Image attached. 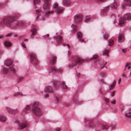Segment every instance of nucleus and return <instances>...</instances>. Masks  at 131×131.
<instances>
[{
    "label": "nucleus",
    "instance_id": "nucleus-24",
    "mask_svg": "<svg viewBox=\"0 0 131 131\" xmlns=\"http://www.w3.org/2000/svg\"><path fill=\"white\" fill-rule=\"evenodd\" d=\"M25 95L24 94H23L21 93L20 92H18L16 93L14 95V96L17 97L18 96H23Z\"/></svg>",
    "mask_w": 131,
    "mask_h": 131
},
{
    "label": "nucleus",
    "instance_id": "nucleus-50",
    "mask_svg": "<svg viewBox=\"0 0 131 131\" xmlns=\"http://www.w3.org/2000/svg\"><path fill=\"white\" fill-rule=\"evenodd\" d=\"M22 46L24 47V48H25L26 47V46L25 45V44H24V43L23 42L21 43Z\"/></svg>",
    "mask_w": 131,
    "mask_h": 131
},
{
    "label": "nucleus",
    "instance_id": "nucleus-11",
    "mask_svg": "<svg viewBox=\"0 0 131 131\" xmlns=\"http://www.w3.org/2000/svg\"><path fill=\"white\" fill-rule=\"evenodd\" d=\"M16 123L18 125L19 127L18 129H23L26 126V124L24 123H20L18 121H16Z\"/></svg>",
    "mask_w": 131,
    "mask_h": 131
},
{
    "label": "nucleus",
    "instance_id": "nucleus-34",
    "mask_svg": "<svg viewBox=\"0 0 131 131\" xmlns=\"http://www.w3.org/2000/svg\"><path fill=\"white\" fill-rule=\"evenodd\" d=\"M24 78L23 77H19L17 81L18 83H19L21 81L24 79Z\"/></svg>",
    "mask_w": 131,
    "mask_h": 131
},
{
    "label": "nucleus",
    "instance_id": "nucleus-61",
    "mask_svg": "<svg viewBox=\"0 0 131 131\" xmlns=\"http://www.w3.org/2000/svg\"><path fill=\"white\" fill-rule=\"evenodd\" d=\"M63 4L64 5H65L66 4V1L65 0H64L63 2Z\"/></svg>",
    "mask_w": 131,
    "mask_h": 131
},
{
    "label": "nucleus",
    "instance_id": "nucleus-58",
    "mask_svg": "<svg viewBox=\"0 0 131 131\" xmlns=\"http://www.w3.org/2000/svg\"><path fill=\"white\" fill-rule=\"evenodd\" d=\"M67 47L68 48V49H69V48H70V46L68 44H67Z\"/></svg>",
    "mask_w": 131,
    "mask_h": 131
},
{
    "label": "nucleus",
    "instance_id": "nucleus-25",
    "mask_svg": "<svg viewBox=\"0 0 131 131\" xmlns=\"http://www.w3.org/2000/svg\"><path fill=\"white\" fill-rule=\"evenodd\" d=\"M11 43L8 41H6L4 43V45L5 46L7 47H10L11 45Z\"/></svg>",
    "mask_w": 131,
    "mask_h": 131
},
{
    "label": "nucleus",
    "instance_id": "nucleus-6",
    "mask_svg": "<svg viewBox=\"0 0 131 131\" xmlns=\"http://www.w3.org/2000/svg\"><path fill=\"white\" fill-rule=\"evenodd\" d=\"M30 61L31 63L34 64L38 63V60L35 54L34 53H31L30 54Z\"/></svg>",
    "mask_w": 131,
    "mask_h": 131
},
{
    "label": "nucleus",
    "instance_id": "nucleus-43",
    "mask_svg": "<svg viewBox=\"0 0 131 131\" xmlns=\"http://www.w3.org/2000/svg\"><path fill=\"white\" fill-rule=\"evenodd\" d=\"M114 86L113 85V84H111V85H110V86H109V88H110V90H112V88H113L114 87Z\"/></svg>",
    "mask_w": 131,
    "mask_h": 131
},
{
    "label": "nucleus",
    "instance_id": "nucleus-62",
    "mask_svg": "<svg viewBox=\"0 0 131 131\" xmlns=\"http://www.w3.org/2000/svg\"><path fill=\"white\" fill-rule=\"evenodd\" d=\"M28 41V39H25L24 40V41Z\"/></svg>",
    "mask_w": 131,
    "mask_h": 131
},
{
    "label": "nucleus",
    "instance_id": "nucleus-21",
    "mask_svg": "<svg viewBox=\"0 0 131 131\" xmlns=\"http://www.w3.org/2000/svg\"><path fill=\"white\" fill-rule=\"evenodd\" d=\"M30 109V106L29 105H27L26 107L22 111V114H25L27 113L28 110Z\"/></svg>",
    "mask_w": 131,
    "mask_h": 131
},
{
    "label": "nucleus",
    "instance_id": "nucleus-26",
    "mask_svg": "<svg viewBox=\"0 0 131 131\" xmlns=\"http://www.w3.org/2000/svg\"><path fill=\"white\" fill-rule=\"evenodd\" d=\"M71 27L72 28V30L73 32L75 31L77 29V27L76 25L72 24Z\"/></svg>",
    "mask_w": 131,
    "mask_h": 131
},
{
    "label": "nucleus",
    "instance_id": "nucleus-17",
    "mask_svg": "<svg viewBox=\"0 0 131 131\" xmlns=\"http://www.w3.org/2000/svg\"><path fill=\"white\" fill-rule=\"evenodd\" d=\"M30 31L32 32V34H31V37H32L36 35L37 32L36 29L34 27H32L31 28Z\"/></svg>",
    "mask_w": 131,
    "mask_h": 131
},
{
    "label": "nucleus",
    "instance_id": "nucleus-46",
    "mask_svg": "<svg viewBox=\"0 0 131 131\" xmlns=\"http://www.w3.org/2000/svg\"><path fill=\"white\" fill-rule=\"evenodd\" d=\"M55 100H56L57 102H58L59 101V98L57 96H55L54 97Z\"/></svg>",
    "mask_w": 131,
    "mask_h": 131
},
{
    "label": "nucleus",
    "instance_id": "nucleus-20",
    "mask_svg": "<svg viewBox=\"0 0 131 131\" xmlns=\"http://www.w3.org/2000/svg\"><path fill=\"white\" fill-rule=\"evenodd\" d=\"M126 1L127 3H123L122 4V6L124 7H126L128 5H131V0H125Z\"/></svg>",
    "mask_w": 131,
    "mask_h": 131
},
{
    "label": "nucleus",
    "instance_id": "nucleus-60",
    "mask_svg": "<svg viewBox=\"0 0 131 131\" xmlns=\"http://www.w3.org/2000/svg\"><path fill=\"white\" fill-rule=\"evenodd\" d=\"M71 53V52L70 51H69L68 52V54L69 56L70 55V54Z\"/></svg>",
    "mask_w": 131,
    "mask_h": 131
},
{
    "label": "nucleus",
    "instance_id": "nucleus-48",
    "mask_svg": "<svg viewBox=\"0 0 131 131\" xmlns=\"http://www.w3.org/2000/svg\"><path fill=\"white\" fill-rule=\"evenodd\" d=\"M122 52L124 53H126V52L127 50L126 49H122Z\"/></svg>",
    "mask_w": 131,
    "mask_h": 131
},
{
    "label": "nucleus",
    "instance_id": "nucleus-32",
    "mask_svg": "<svg viewBox=\"0 0 131 131\" xmlns=\"http://www.w3.org/2000/svg\"><path fill=\"white\" fill-rule=\"evenodd\" d=\"M125 115L129 118H131V112H129L125 114Z\"/></svg>",
    "mask_w": 131,
    "mask_h": 131
},
{
    "label": "nucleus",
    "instance_id": "nucleus-10",
    "mask_svg": "<svg viewBox=\"0 0 131 131\" xmlns=\"http://www.w3.org/2000/svg\"><path fill=\"white\" fill-rule=\"evenodd\" d=\"M36 12L38 13V16L36 18V20H42L44 19V18L42 16H41L40 15L41 11L40 9H38L36 10Z\"/></svg>",
    "mask_w": 131,
    "mask_h": 131
},
{
    "label": "nucleus",
    "instance_id": "nucleus-12",
    "mask_svg": "<svg viewBox=\"0 0 131 131\" xmlns=\"http://www.w3.org/2000/svg\"><path fill=\"white\" fill-rule=\"evenodd\" d=\"M45 92H46L53 93V91L52 88L50 86H47L46 87L45 89Z\"/></svg>",
    "mask_w": 131,
    "mask_h": 131
},
{
    "label": "nucleus",
    "instance_id": "nucleus-51",
    "mask_svg": "<svg viewBox=\"0 0 131 131\" xmlns=\"http://www.w3.org/2000/svg\"><path fill=\"white\" fill-rule=\"evenodd\" d=\"M61 130V129L59 127H57L56 129V130L57 131H60Z\"/></svg>",
    "mask_w": 131,
    "mask_h": 131
},
{
    "label": "nucleus",
    "instance_id": "nucleus-13",
    "mask_svg": "<svg viewBox=\"0 0 131 131\" xmlns=\"http://www.w3.org/2000/svg\"><path fill=\"white\" fill-rule=\"evenodd\" d=\"M57 57L56 56H53L51 57L50 60V63L52 65H54L56 63Z\"/></svg>",
    "mask_w": 131,
    "mask_h": 131
},
{
    "label": "nucleus",
    "instance_id": "nucleus-4",
    "mask_svg": "<svg viewBox=\"0 0 131 131\" xmlns=\"http://www.w3.org/2000/svg\"><path fill=\"white\" fill-rule=\"evenodd\" d=\"M129 20L131 19V14H125L124 15L123 17L121 18L119 21V25H121L124 24L126 20Z\"/></svg>",
    "mask_w": 131,
    "mask_h": 131
},
{
    "label": "nucleus",
    "instance_id": "nucleus-9",
    "mask_svg": "<svg viewBox=\"0 0 131 131\" xmlns=\"http://www.w3.org/2000/svg\"><path fill=\"white\" fill-rule=\"evenodd\" d=\"M45 3L43 6V8L45 10L48 9L50 7V0H44Z\"/></svg>",
    "mask_w": 131,
    "mask_h": 131
},
{
    "label": "nucleus",
    "instance_id": "nucleus-54",
    "mask_svg": "<svg viewBox=\"0 0 131 131\" xmlns=\"http://www.w3.org/2000/svg\"><path fill=\"white\" fill-rule=\"evenodd\" d=\"M115 91H114L111 94V96L112 97H113L114 96V93H115Z\"/></svg>",
    "mask_w": 131,
    "mask_h": 131
},
{
    "label": "nucleus",
    "instance_id": "nucleus-27",
    "mask_svg": "<svg viewBox=\"0 0 131 131\" xmlns=\"http://www.w3.org/2000/svg\"><path fill=\"white\" fill-rule=\"evenodd\" d=\"M61 86V88L63 89L66 88V85L65 82L64 81H61L60 84Z\"/></svg>",
    "mask_w": 131,
    "mask_h": 131
},
{
    "label": "nucleus",
    "instance_id": "nucleus-45",
    "mask_svg": "<svg viewBox=\"0 0 131 131\" xmlns=\"http://www.w3.org/2000/svg\"><path fill=\"white\" fill-rule=\"evenodd\" d=\"M104 99L105 101L106 102H107V103L108 102H109V100L107 98H106V97H105L104 98Z\"/></svg>",
    "mask_w": 131,
    "mask_h": 131
},
{
    "label": "nucleus",
    "instance_id": "nucleus-55",
    "mask_svg": "<svg viewBox=\"0 0 131 131\" xmlns=\"http://www.w3.org/2000/svg\"><path fill=\"white\" fill-rule=\"evenodd\" d=\"M111 16H112L113 18V20H114V19H115V16L114 14H112L111 15Z\"/></svg>",
    "mask_w": 131,
    "mask_h": 131
},
{
    "label": "nucleus",
    "instance_id": "nucleus-53",
    "mask_svg": "<svg viewBox=\"0 0 131 131\" xmlns=\"http://www.w3.org/2000/svg\"><path fill=\"white\" fill-rule=\"evenodd\" d=\"M11 35H12V34L9 33V34H7V35H6L5 36L6 37H9V36H10Z\"/></svg>",
    "mask_w": 131,
    "mask_h": 131
},
{
    "label": "nucleus",
    "instance_id": "nucleus-31",
    "mask_svg": "<svg viewBox=\"0 0 131 131\" xmlns=\"http://www.w3.org/2000/svg\"><path fill=\"white\" fill-rule=\"evenodd\" d=\"M82 37V33L80 32H78L77 33V37L78 39L81 38Z\"/></svg>",
    "mask_w": 131,
    "mask_h": 131
},
{
    "label": "nucleus",
    "instance_id": "nucleus-40",
    "mask_svg": "<svg viewBox=\"0 0 131 131\" xmlns=\"http://www.w3.org/2000/svg\"><path fill=\"white\" fill-rule=\"evenodd\" d=\"M5 6L4 4L3 3H0V8L3 7Z\"/></svg>",
    "mask_w": 131,
    "mask_h": 131
},
{
    "label": "nucleus",
    "instance_id": "nucleus-37",
    "mask_svg": "<svg viewBox=\"0 0 131 131\" xmlns=\"http://www.w3.org/2000/svg\"><path fill=\"white\" fill-rule=\"evenodd\" d=\"M70 4L71 2L70 0H66V6H68Z\"/></svg>",
    "mask_w": 131,
    "mask_h": 131
},
{
    "label": "nucleus",
    "instance_id": "nucleus-35",
    "mask_svg": "<svg viewBox=\"0 0 131 131\" xmlns=\"http://www.w3.org/2000/svg\"><path fill=\"white\" fill-rule=\"evenodd\" d=\"M106 126L104 125H102V127H103V129L107 130L109 127V126H106L107 127L106 128Z\"/></svg>",
    "mask_w": 131,
    "mask_h": 131
},
{
    "label": "nucleus",
    "instance_id": "nucleus-36",
    "mask_svg": "<svg viewBox=\"0 0 131 131\" xmlns=\"http://www.w3.org/2000/svg\"><path fill=\"white\" fill-rule=\"evenodd\" d=\"M97 55L96 54H94L93 55V57L91 58L90 59L92 60L94 59H96L97 58Z\"/></svg>",
    "mask_w": 131,
    "mask_h": 131
},
{
    "label": "nucleus",
    "instance_id": "nucleus-52",
    "mask_svg": "<svg viewBox=\"0 0 131 131\" xmlns=\"http://www.w3.org/2000/svg\"><path fill=\"white\" fill-rule=\"evenodd\" d=\"M113 84L114 86H115L116 84V81L115 80H114L113 83L112 84Z\"/></svg>",
    "mask_w": 131,
    "mask_h": 131
},
{
    "label": "nucleus",
    "instance_id": "nucleus-1",
    "mask_svg": "<svg viewBox=\"0 0 131 131\" xmlns=\"http://www.w3.org/2000/svg\"><path fill=\"white\" fill-rule=\"evenodd\" d=\"M14 18L12 16L6 17L0 21V25L6 26L8 27L15 28L21 26V22L18 21H14Z\"/></svg>",
    "mask_w": 131,
    "mask_h": 131
},
{
    "label": "nucleus",
    "instance_id": "nucleus-49",
    "mask_svg": "<svg viewBox=\"0 0 131 131\" xmlns=\"http://www.w3.org/2000/svg\"><path fill=\"white\" fill-rule=\"evenodd\" d=\"M44 96L45 98H48L49 97V95L48 94H45Z\"/></svg>",
    "mask_w": 131,
    "mask_h": 131
},
{
    "label": "nucleus",
    "instance_id": "nucleus-44",
    "mask_svg": "<svg viewBox=\"0 0 131 131\" xmlns=\"http://www.w3.org/2000/svg\"><path fill=\"white\" fill-rule=\"evenodd\" d=\"M111 103L114 105L116 103V101L115 100H113V101H111Z\"/></svg>",
    "mask_w": 131,
    "mask_h": 131
},
{
    "label": "nucleus",
    "instance_id": "nucleus-63",
    "mask_svg": "<svg viewBox=\"0 0 131 131\" xmlns=\"http://www.w3.org/2000/svg\"><path fill=\"white\" fill-rule=\"evenodd\" d=\"M115 126H113L112 127L111 129L112 130L114 129V128H115Z\"/></svg>",
    "mask_w": 131,
    "mask_h": 131
},
{
    "label": "nucleus",
    "instance_id": "nucleus-14",
    "mask_svg": "<svg viewBox=\"0 0 131 131\" xmlns=\"http://www.w3.org/2000/svg\"><path fill=\"white\" fill-rule=\"evenodd\" d=\"M51 71L53 73L57 72H61L63 70L61 68L56 69L54 67H52L51 69Z\"/></svg>",
    "mask_w": 131,
    "mask_h": 131
},
{
    "label": "nucleus",
    "instance_id": "nucleus-16",
    "mask_svg": "<svg viewBox=\"0 0 131 131\" xmlns=\"http://www.w3.org/2000/svg\"><path fill=\"white\" fill-rule=\"evenodd\" d=\"M54 38L56 39V41L58 43H60L62 41V39L61 36L59 35L57 36L56 37H54Z\"/></svg>",
    "mask_w": 131,
    "mask_h": 131
},
{
    "label": "nucleus",
    "instance_id": "nucleus-7",
    "mask_svg": "<svg viewBox=\"0 0 131 131\" xmlns=\"http://www.w3.org/2000/svg\"><path fill=\"white\" fill-rule=\"evenodd\" d=\"M83 19L82 15L80 14H77L74 17V20L75 23H80Z\"/></svg>",
    "mask_w": 131,
    "mask_h": 131
},
{
    "label": "nucleus",
    "instance_id": "nucleus-2",
    "mask_svg": "<svg viewBox=\"0 0 131 131\" xmlns=\"http://www.w3.org/2000/svg\"><path fill=\"white\" fill-rule=\"evenodd\" d=\"M39 105L38 102L36 101L30 105L33 114L37 116H40L43 114L42 112L39 107Z\"/></svg>",
    "mask_w": 131,
    "mask_h": 131
},
{
    "label": "nucleus",
    "instance_id": "nucleus-19",
    "mask_svg": "<svg viewBox=\"0 0 131 131\" xmlns=\"http://www.w3.org/2000/svg\"><path fill=\"white\" fill-rule=\"evenodd\" d=\"M92 17L91 16L86 15L85 18V19L84 21L86 23L89 22L91 19Z\"/></svg>",
    "mask_w": 131,
    "mask_h": 131
},
{
    "label": "nucleus",
    "instance_id": "nucleus-38",
    "mask_svg": "<svg viewBox=\"0 0 131 131\" xmlns=\"http://www.w3.org/2000/svg\"><path fill=\"white\" fill-rule=\"evenodd\" d=\"M108 51L105 49H104V50L103 52V54L104 55L105 54H106L108 53Z\"/></svg>",
    "mask_w": 131,
    "mask_h": 131
},
{
    "label": "nucleus",
    "instance_id": "nucleus-57",
    "mask_svg": "<svg viewBox=\"0 0 131 131\" xmlns=\"http://www.w3.org/2000/svg\"><path fill=\"white\" fill-rule=\"evenodd\" d=\"M97 1L99 2H103L104 1V0H97Z\"/></svg>",
    "mask_w": 131,
    "mask_h": 131
},
{
    "label": "nucleus",
    "instance_id": "nucleus-41",
    "mask_svg": "<svg viewBox=\"0 0 131 131\" xmlns=\"http://www.w3.org/2000/svg\"><path fill=\"white\" fill-rule=\"evenodd\" d=\"M49 34H47L46 36H45V38H47L49 39H50L49 38Z\"/></svg>",
    "mask_w": 131,
    "mask_h": 131
},
{
    "label": "nucleus",
    "instance_id": "nucleus-22",
    "mask_svg": "<svg viewBox=\"0 0 131 131\" xmlns=\"http://www.w3.org/2000/svg\"><path fill=\"white\" fill-rule=\"evenodd\" d=\"M7 120L6 117L4 116L0 115V121L2 122H4Z\"/></svg>",
    "mask_w": 131,
    "mask_h": 131
},
{
    "label": "nucleus",
    "instance_id": "nucleus-47",
    "mask_svg": "<svg viewBox=\"0 0 131 131\" xmlns=\"http://www.w3.org/2000/svg\"><path fill=\"white\" fill-rule=\"evenodd\" d=\"M54 12L53 11H52L50 12H48L47 13H46L45 14L46 15H48V14H50L51 13H53Z\"/></svg>",
    "mask_w": 131,
    "mask_h": 131
},
{
    "label": "nucleus",
    "instance_id": "nucleus-30",
    "mask_svg": "<svg viewBox=\"0 0 131 131\" xmlns=\"http://www.w3.org/2000/svg\"><path fill=\"white\" fill-rule=\"evenodd\" d=\"M53 84L55 88H57V87L59 85V83L56 81H54Z\"/></svg>",
    "mask_w": 131,
    "mask_h": 131
},
{
    "label": "nucleus",
    "instance_id": "nucleus-8",
    "mask_svg": "<svg viewBox=\"0 0 131 131\" xmlns=\"http://www.w3.org/2000/svg\"><path fill=\"white\" fill-rule=\"evenodd\" d=\"M6 109L9 113L11 114H15L18 113L19 111V110L17 109L13 110L8 107H6Z\"/></svg>",
    "mask_w": 131,
    "mask_h": 131
},
{
    "label": "nucleus",
    "instance_id": "nucleus-5",
    "mask_svg": "<svg viewBox=\"0 0 131 131\" xmlns=\"http://www.w3.org/2000/svg\"><path fill=\"white\" fill-rule=\"evenodd\" d=\"M53 8L55 9V11L58 14L62 13L63 11V9L62 7L58 6V4L57 3H55L53 5Z\"/></svg>",
    "mask_w": 131,
    "mask_h": 131
},
{
    "label": "nucleus",
    "instance_id": "nucleus-39",
    "mask_svg": "<svg viewBox=\"0 0 131 131\" xmlns=\"http://www.w3.org/2000/svg\"><path fill=\"white\" fill-rule=\"evenodd\" d=\"M40 1V0H34V5H35L36 4H37L39 3Z\"/></svg>",
    "mask_w": 131,
    "mask_h": 131
},
{
    "label": "nucleus",
    "instance_id": "nucleus-59",
    "mask_svg": "<svg viewBox=\"0 0 131 131\" xmlns=\"http://www.w3.org/2000/svg\"><path fill=\"white\" fill-rule=\"evenodd\" d=\"M80 73H77V75L78 76V77H79V76L80 75Z\"/></svg>",
    "mask_w": 131,
    "mask_h": 131
},
{
    "label": "nucleus",
    "instance_id": "nucleus-3",
    "mask_svg": "<svg viewBox=\"0 0 131 131\" xmlns=\"http://www.w3.org/2000/svg\"><path fill=\"white\" fill-rule=\"evenodd\" d=\"M12 63V60L7 59L5 61L4 64L9 68L10 70L13 73H15L16 72V71L13 67Z\"/></svg>",
    "mask_w": 131,
    "mask_h": 131
},
{
    "label": "nucleus",
    "instance_id": "nucleus-23",
    "mask_svg": "<svg viewBox=\"0 0 131 131\" xmlns=\"http://www.w3.org/2000/svg\"><path fill=\"white\" fill-rule=\"evenodd\" d=\"M118 4L116 2H114L111 4L110 7L111 8L113 9H116Z\"/></svg>",
    "mask_w": 131,
    "mask_h": 131
},
{
    "label": "nucleus",
    "instance_id": "nucleus-28",
    "mask_svg": "<svg viewBox=\"0 0 131 131\" xmlns=\"http://www.w3.org/2000/svg\"><path fill=\"white\" fill-rule=\"evenodd\" d=\"M9 71V69L6 68H4L3 71V73L4 74L7 73Z\"/></svg>",
    "mask_w": 131,
    "mask_h": 131
},
{
    "label": "nucleus",
    "instance_id": "nucleus-64",
    "mask_svg": "<svg viewBox=\"0 0 131 131\" xmlns=\"http://www.w3.org/2000/svg\"><path fill=\"white\" fill-rule=\"evenodd\" d=\"M121 81L120 80V79H119L118 80V84H119L121 82Z\"/></svg>",
    "mask_w": 131,
    "mask_h": 131
},
{
    "label": "nucleus",
    "instance_id": "nucleus-42",
    "mask_svg": "<svg viewBox=\"0 0 131 131\" xmlns=\"http://www.w3.org/2000/svg\"><path fill=\"white\" fill-rule=\"evenodd\" d=\"M113 40H112V42H110L109 41L108 42L109 43L108 44V45H109L110 46H112L113 44Z\"/></svg>",
    "mask_w": 131,
    "mask_h": 131
},
{
    "label": "nucleus",
    "instance_id": "nucleus-33",
    "mask_svg": "<svg viewBox=\"0 0 131 131\" xmlns=\"http://www.w3.org/2000/svg\"><path fill=\"white\" fill-rule=\"evenodd\" d=\"M108 37V36L107 34L105 33L103 37L104 38V39L106 40H107Z\"/></svg>",
    "mask_w": 131,
    "mask_h": 131
},
{
    "label": "nucleus",
    "instance_id": "nucleus-18",
    "mask_svg": "<svg viewBox=\"0 0 131 131\" xmlns=\"http://www.w3.org/2000/svg\"><path fill=\"white\" fill-rule=\"evenodd\" d=\"M124 39V37L122 34H120L118 35V41L119 42H123Z\"/></svg>",
    "mask_w": 131,
    "mask_h": 131
},
{
    "label": "nucleus",
    "instance_id": "nucleus-56",
    "mask_svg": "<svg viewBox=\"0 0 131 131\" xmlns=\"http://www.w3.org/2000/svg\"><path fill=\"white\" fill-rule=\"evenodd\" d=\"M79 40L81 42H85L84 39H79Z\"/></svg>",
    "mask_w": 131,
    "mask_h": 131
},
{
    "label": "nucleus",
    "instance_id": "nucleus-29",
    "mask_svg": "<svg viewBox=\"0 0 131 131\" xmlns=\"http://www.w3.org/2000/svg\"><path fill=\"white\" fill-rule=\"evenodd\" d=\"M108 9V6L104 7L102 10V13H104L105 12L107 11Z\"/></svg>",
    "mask_w": 131,
    "mask_h": 131
},
{
    "label": "nucleus",
    "instance_id": "nucleus-15",
    "mask_svg": "<svg viewBox=\"0 0 131 131\" xmlns=\"http://www.w3.org/2000/svg\"><path fill=\"white\" fill-rule=\"evenodd\" d=\"M75 63H72L71 64H70L68 65V66H74L76 65L78 63H80L82 61V60L78 58L75 59L74 60Z\"/></svg>",
    "mask_w": 131,
    "mask_h": 131
}]
</instances>
